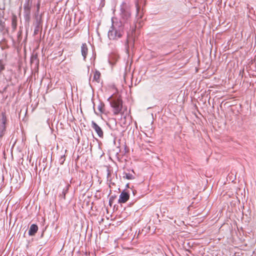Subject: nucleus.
I'll list each match as a JSON object with an SVG mask.
<instances>
[{
	"label": "nucleus",
	"mask_w": 256,
	"mask_h": 256,
	"mask_svg": "<svg viewBox=\"0 0 256 256\" xmlns=\"http://www.w3.org/2000/svg\"><path fill=\"white\" fill-rule=\"evenodd\" d=\"M112 24L108 32V36L110 40H116L120 38L124 33V26L122 22L118 21L116 18L112 19Z\"/></svg>",
	"instance_id": "nucleus-1"
},
{
	"label": "nucleus",
	"mask_w": 256,
	"mask_h": 256,
	"mask_svg": "<svg viewBox=\"0 0 256 256\" xmlns=\"http://www.w3.org/2000/svg\"><path fill=\"white\" fill-rule=\"evenodd\" d=\"M120 16L121 20L125 22H130L131 18V10L130 6L122 2L120 7Z\"/></svg>",
	"instance_id": "nucleus-3"
},
{
	"label": "nucleus",
	"mask_w": 256,
	"mask_h": 256,
	"mask_svg": "<svg viewBox=\"0 0 256 256\" xmlns=\"http://www.w3.org/2000/svg\"><path fill=\"white\" fill-rule=\"evenodd\" d=\"M40 2H38V3L36 4V11H37L38 12H39V10H40Z\"/></svg>",
	"instance_id": "nucleus-15"
},
{
	"label": "nucleus",
	"mask_w": 256,
	"mask_h": 256,
	"mask_svg": "<svg viewBox=\"0 0 256 256\" xmlns=\"http://www.w3.org/2000/svg\"><path fill=\"white\" fill-rule=\"evenodd\" d=\"M129 198V194L125 190H123L120 195L118 202L120 204L125 203L128 200Z\"/></svg>",
	"instance_id": "nucleus-6"
},
{
	"label": "nucleus",
	"mask_w": 256,
	"mask_h": 256,
	"mask_svg": "<svg viewBox=\"0 0 256 256\" xmlns=\"http://www.w3.org/2000/svg\"><path fill=\"white\" fill-rule=\"evenodd\" d=\"M70 185H67L65 188L63 189V190L61 194H60V196H61L64 200L66 198V194L68 192Z\"/></svg>",
	"instance_id": "nucleus-12"
},
{
	"label": "nucleus",
	"mask_w": 256,
	"mask_h": 256,
	"mask_svg": "<svg viewBox=\"0 0 256 256\" xmlns=\"http://www.w3.org/2000/svg\"><path fill=\"white\" fill-rule=\"evenodd\" d=\"M126 187H128V184H127Z\"/></svg>",
	"instance_id": "nucleus-20"
},
{
	"label": "nucleus",
	"mask_w": 256,
	"mask_h": 256,
	"mask_svg": "<svg viewBox=\"0 0 256 256\" xmlns=\"http://www.w3.org/2000/svg\"><path fill=\"white\" fill-rule=\"evenodd\" d=\"M92 127L93 129L94 130L98 135L100 138H103L104 136V132L100 126H98V124L95 122L94 121H92Z\"/></svg>",
	"instance_id": "nucleus-7"
},
{
	"label": "nucleus",
	"mask_w": 256,
	"mask_h": 256,
	"mask_svg": "<svg viewBox=\"0 0 256 256\" xmlns=\"http://www.w3.org/2000/svg\"><path fill=\"white\" fill-rule=\"evenodd\" d=\"M110 175V172L109 170H108V178Z\"/></svg>",
	"instance_id": "nucleus-19"
},
{
	"label": "nucleus",
	"mask_w": 256,
	"mask_h": 256,
	"mask_svg": "<svg viewBox=\"0 0 256 256\" xmlns=\"http://www.w3.org/2000/svg\"><path fill=\"white\" fill-rule=\"evenodd\" d=\"M65 160V156H61L60 158L59 162L60 164H62Z\"/></svg>",
	"instance_id": "nucleus-14"
},
{
	"label": "nucleus",
	"mask_w": 256,
	"mask_h": 256,
	"mask_svg": "<svg viewBox=\"0 0 256 256\" xmlns=\"http://www.w3.org/2000/svg\"><path fill=\"white\" fill-rule=\"evenodd\" d=\"M104 106V104L102 102H100L98 106V112H97L96 110H94L95 113L97 115L104 113L105 110Z\"/></svg>",
	"instance_id": "nucleus-10"
},
{
	"label": "nucleus",
	"mask_w": 256,
	"mask_h": 256,
	"mask_svg": "<svg viewBox=\"0 0 256 256\" xmlns=\"http://www.w3.org/2000/svg\"><path fill=\"white\" fill-rule=\"evenodd\" d=\"M108 100L110 101V106L113 108V112L114 115H118L122 112V101L120 96L112 98L111 96L108 98Z\"/></svg>",
	"instance_id": "nucleus-2"
},
{
	"label": "nucleus",
	"mask_w": 256,
	"mask_h": 256,
	"mask_svg": "<svg viewBox=\"0 0 256 256\" xmlns=\"http://www.w3.org/2000/svg\"><path fill=\"white\" fill-rule=\"evenodd\" d=\"M124 178L128 180H133L134 178V176L130 173H125Z\"/></svg>",
	"instance_id": "nucleus-13"
},
{
	"label": "nucleus",
	"mask_w": 256,
	"mask_h": 256,
	"mask_svg": "<svg viewBox=\"0 0 256 256\" xmlns=\"http://www.w3.org/2000/svg\"><path fill=\"white\" fill-rule=\"evenodd\" d=\"M139 10H140V8L138 7V5H136V11H137V13H138V12Z\"/></svg>",
	"instance_id": "nucleus-18"
},
{
	"label": "nucleus",
	"mask_w": 256,
	"mask_h": 256,
	"mask_svg": "<svg viewBox=\"0 0 256 256\" xmlns=\"http://www.w3.org/2000/svg\"><path fill=\"white\" fill-rule=\"evenodd\" d=\"M100 73L98 70H96L93 77L92 81H95L98 83L100 82Z\"/></svg>",
	"instance_id": "nucleus-11"
},
{
	"label": "nucleus",
	"mask_w": 256,
	"mask_h": 256,
	"mask_svg": "<svg viewBox=\"0 0 256 256\" xmlns=\"http://www.w3.org/2000/svg\"><path fill=\"white\" fill-rule=\"evenodd\" d=\"M38 30H39V26H37L34 30V34H36V32Z\"/></svg>",
	"instance_id": "nucleus-17"
},
{
	"label": "nucleus",
	"mask_w": 256,
	"mask_h": 256,
	"mask_svg": "<svg viewBox=\"0 0 256 256\" xmlns=\"http://www.w3.org/2000/svg\"><path fill=\"white\" fill-rule=\"evenodd\" d=\"M6 122V114L5 112H2L0 114V138H2L5 134Z\"/></svg>",
	"instance_id": "nucleus-4"
},
{
	"label": "nucleus",
	"mask_w": 256,
	"mask_h": 256,
	"mask_svg": "<svg viewBox=\"0 0 256 256\" xmlns=\"http://www.w3.org/2000/svg\"><path fill=\"white\" fill-rule=\"evenodd\" d=\"M32 0H26L24 6V16L26 19H28L30 16L32 6Z\"/></svg>",
	"instance_id": "nucleus-5"
},
{
	"label": "nucleus",
	"mask_w": 256,
	"mask_h": 256,
	"mask_svg": "<svg viewBox=\"0 0 256 256\" xmlns=\"http://www.w3.org/2000/svg\"><path fill=\"white\" fill-rule=\"evenodd\" d=\"M81 53L85 60L88 54V48L86 44H82L81 46Z\"/></svg>",
	"instance_id": "nucleus-8"
},
{
	"label": "nucleus",
	"mask_w": 256,
	"mask_h": 256,
	"mask_svg": "<svg viewBox=\"0 0 256 256\" xmlns=\"http://www.w3.org/2000/svg\"><path fill=\"white\" fill-rule=\"evenodd\" d=\"M76 31L74 34H70V35L68 36H66V38H68V37L72 38L73 36H74L76 34Z\"/></svg>",
	"instance_id": "nucleus-16"
},
{
	"label": "nucleus",
	"mask_w": 256,
	"mask_h": 256,
	"mask_svg": "<svg viewBox=\"0 0 256 256\" xmlns=\"http://www.w3.org/2000/svg\"><path fill=\"white\" fill-rule=\"evenodd\" d=\"M38 230V226L36 224H32L28 230V234L30 236H33L36 234Z\"/></svg>",
	"instance_id": "nucleus-9"
}]
</instances>
